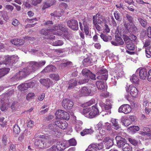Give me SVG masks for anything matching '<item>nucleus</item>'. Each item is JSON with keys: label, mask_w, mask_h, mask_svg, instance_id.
<instances>
[{"label": "nucleus", "mask_w": 151, "mask_h": 151, "mask_svg": "<svg viewBox=\"0 0 151 151\" xmlns=\"http://www.w3.org/2000/svg\"><path fill=\"white\" fill-rule=\"evenodd\" d=\"M20 132V129L19 127L17 125H15L13 128V132L15 134H19Z\"/></svg>", "instance_id": "41"}, {"label": "nucleus", "mask_w": 151, "mask_h": 151, "mask_svg": "<svg viewBox=\"0 0 151 151\" xmlns=\"http://www.w3.org/2000/svg\"><path fill=\"white\" fill-rule=\"evenodd\" d=\"M126 16L128 21L130 23L132 22L133 21V18L131 15L128 14H126Z\"/></svg>", "instance_id": "59"}, {"label": "nucleus", "mask_w": 151, "mask_h": 151, "mask_svg": "<svg viewBox=\"0 0 151 151\" xmlns=\"http://www.w3.org/2000/svg\"><path fill=\"white\" fill-rule=\"evenodd\" d=\"M0 108L2 111H4L7 108L6 104L4 101L2 100L0 101Z\"/></svg>", "instance_id": "40"}, {"label": "nucleus", "mask_w": 151, "mask_h": 151, "mask_svg": "<svg viewBox=\"0 0 151 151\" xmlns=\"http://www.w3.org/2000/svg\"><path fill=\"white\" fill-rule=\"evenodd\" d=\"M68 27L73 30H77L78 28V25L77 21L72 19L68 20L67 22Z\"/></svg>", "instance_id": "4"}, {"label": "nucleus", "mask_w": 151, "mask_h": 151, "mask_svg": "<svg viewBox=\"0 0 151 151\" xmlns=\"http://www.w3.org/2000/svg\"><path fill=\"white\" fill-rule=\"evenodd\" d=\"M55 115L56 117L59 119L68 120L70 118L69 114L63 110H58L55 113Z\"/></svg>", "instance_id": "3"}, {"label": "nucleus", "mask_w": 151, "mask_h": 151, "mask_svg": "<svg viewBox=\"0 0 151 151\" xmlns=\"http://www.w3.org/2000/svg\"><path fill=\"white\" fill-rule=\"evenodd\" d=\"M123 123L126 126H128L131 123L130 120L128 119H125L123 121Z\"/></svg>", "instance_id": "58"}, {"label": "nucleus", "mask_w": 151, "mask_h": 151, "mask_svg": "<svg viewBox=\"0 0 151 151\" xmlns=\"http://www.w3.org/2000/svg\"><path fill=\"white\" fill-rule=\"evenodd\" d=\"M115 72L116 73V74L119 77L121 76L123 73V72L122 71V69L116 70Z\"/></svg>", "instance_id": "53"}, {"label": "nucleus", "mask_w": 151, "mask_h": 151, "mask_svg": "<svg viewBox=\"0 0 151 151\" xmlns=\"http://www.w3.org/2000/svg\"><path fill=\"white\" fill-rule=\"evenodd\" d=\"M147 76V80L149 81H151V69L148 71Z\"/></svg>", "instance_id": "64"}, {"label": "nucleus", "mask_w": 151, "mask_h": 151, "mask_svg": "<svg viewBox=\"0 0 151 151\" xmlns=\"http://www.w3.org/2000/svg\"><path fill=\"white\" fill-rule=\"evenodd\" d=\"M126 91H128L131 95L133 97L136 98L137 96L138 91L137 88L133 85H131L126 89Z\"/></svg>", "instance_id": "11"}, {"label": "nucleus", "mask_w": 151, "mask_h": 151, "mask_svg": "<svg viewBox=\"0 0 151 151\" xmlns=\"http://www.w3.org/2000/svg\"><path fill=\"white\" fill-rule=\"evenodd\" d=\"M82 63L85 66L88 67L91 65V62L89 58L88 57L85 58L83 60Z\"/></svg>", "instance_id": "29"}, {"label": "nucleus", "mask_w": 151, "mask_h": 151, "mask_svg": "<svg viewBox=\"0 0 151 151\" xmlns=\"http://www.w3.org/2000/svg\"><path fill=\"white\" fill-rule=\"evenodd\" d=\"M137 72H138L140 78L141 79H145L147 76V71L145 68H139L137 70Z\"/></svg>", "instance_id": "12"}, {"label": "nucleus", "mask_w": 151, "mask_h": 151, "mask_svg": "<svg viewBox=\"0 0 151 151\" xmlns=\"http://www.w3.org/2000/svg\"><path fill=\"white\" fill-rule=\"evenodd\" d=\"M62 28L61 29V31L62 32L58 31L56 34L59 36H61L63 34L64 36L68 40L70 37V34L69 33V29L67 28L66 26H63L61 27Z\"/></svg>", "instance_id": "7"}, {"label": "nucleus", "mask_w": 151, "mask_h": 151, "mask_svg": "<svg viewBox=\"0 0 151 151\" xmlns=\"http://www.w3.org/2000/svg\"><path fill=\"white\" fill-rule=\"evenodd\" d=\"M19 22L18 20L16 19H14L13 20V21L12 22V24L13 25L14 27H17L18 26L19 24Z\"/></svg>", "instance_id": "57"}, {"label": "nucleus", "mask_w": 151, "mask_h": 151, "mask_svg": "<svg viewBox=\"0 0 151 151\" xmlns=\"http://www.w3.org/2000/svg\"><path fill=\"white\" fill-rule=\"evenodd\" d=\"M68 142L70 146H75L77 144L76 140L73 138L70 139L68 140Z\"/></svg>", "instance_id": "48"}, {"label": "nucleus", "mask_w": 151, "mask_h": 151, "mask_svg": "<svg viewBox=\"0 0 151 151\" xmlns=\"http://www.w3.org/2000/svg\"><path fill=\"white\" fill-rule=\"evenodd\" d=\"M2 17L4 20L6 21L8 20L9 19L7 12H3Z\"/></svg>", "instance_id": "51"}, {"label": "nucleus", "mask_w": 151, "mask_h": 151, "mask_svg": "<svg viewBox=\"0 0 151 151\" xmlns=\"http://www.w3.org/2000/svg\"><path fill=\"white\" fill-rule=\"evenodd\" d=\"M46 63L45 61L39 62L31 61L28 62V67L23 68L21 71L17 73L14 76V78L17 80H21L25 78L32 73L35 72L40 68L44 65Z\"/></svg>", "instance_id": "1"}, {"label": "nucleus", "mask_w": 151, "mask_h": 151, "mask_svg": "<svg viewBox=\"0 0 151 151\" xmlns=\"http://www.w3.org/2000/svg\"><path fill=\"white\" fill-rule=\"evenodd\" d=\"M130 80L132 82H133L134 84H137L139 81V79L135 75H133L132 78L130 79Z\"/></svg>", "instance_id": "39"}, {"label": "nucleus", "mask_w": 151, "mask_h": 151, "mask_svg": "<svg viewBox=\"0 0 151 151\" xmlns=\"http://www.w3.org/2000/svg\"><path fill=\"white\" fill-rule=\"evenodd\" d=\"M108 75L107 74L99 75L97 77V78L100 80H106L108 78Z\"/></svg>", "instance_id": "38"}, {"label": "nucleus", "mask_w": 151, "mask_h": 151, "mask_svg": "<svg viewBox=\"0 0 151 151\" xmlns=\"http://www.w3.org/2000/svg\"><path fill=\"white\" fill-rule=\"evenodd\" d=\"M100 37L105 42H107L110 40L111 39V36H107L102 33L100 35Z\"/></svg>", "instance_id": "37"}, {"label": "nucleus", "mask_w": 151, "mask_h": 151, "mask_svg": "<svg viewBox=\"0 0 151 151\" xmlns=\"http://www.w3.org/2000/svg\"><path fill=\"white\" fill-rule=\"evenodd\" d=\"M123 151H132V147L128 144H125L122 148Z\"/></svg>", "instance_id": "33"}, {"label": "nucleus", "mask_w": 151, "mask_h": 151, "mask_svg": "<svg viewBox=\"0 0 151 151\" xmlns=\"http://www.w3.org/2000/svg\"><path fill=\"white\" fill-rule=\"evenodd\" d=\"M18 88L20 91H24L28 88V85L27 83L22 84L18 86Z\"/></svg>", "instance_id": "28"}, {"label": "nucleus", "mask_w": 151, "mask_h": 151, "mask_svg": "<svg viewBox=\"0 0 151 151\" xmlns=\"http://www.w3.org/2000/svg\"><path fill=\"white\" fill-rule=\"evenodd\" d=\"M56 70L55 67L53 65H49L47 66L42 71L43 73L55 71Z\"/></svg>", "instance_id": "19"}, {"label": "nucleus", "mask_w": 151, "mask_h": 151, "mask_svg": "<svg viewBox=\"0 0 151 151\" xmlns=\"http://www.w3.org/2000/svg\"><path fill=\"white\" fill-rule=\"evenodd\" d=\"M93 132V130L91 129H85L81 132V134L82 136H84L85 134L92 133Z\"/></svg>", "instance_id": "35"}, {"label": "nucleus", "mask_w": 151, "mask_h": 151, "mask_svg": "<svg viewBox=\"0 0 151 151\" xmlns=\"http://www.w3.org/2000/svg\"><path fill=\"white\" fill-rule=\"evenodd\" d=\"M145 53L147 57L150 58L151 57V45L145 48Z\"/></svg>", "instance_id": "34"}, {"label": "nucleus", "mask_w": 151, "mask_h": 151, "mask_svg": "<svg viewBox=\"0 0 151 151\" xmlns=\"http://www.w3.org/2000/svg\"><path fill=\"white\" fill-rule=\"evenodd\" d=\"M89 21L86 18L83 19V30L86 35H88L89 32Z\"/></svg>", "instance_id": "15"}, {"label": "nucleus", "mask_w": 151, "mask_h": 151, "mask_svg": "<svg viewBox=\"0 0 151 151\" xmlns=\"http://www.w3.org/2000/svg\"><path fill=\"white\" fill-rule=\"evenodd\" d=\"M94 20H95L99 24H101L102 25L103 24H105L107 22V21L105 18L104 16L98 14L93 16V21Z\"/></svg>", "instance_id": "6"}, {"label": "nucleus", "mask_w": 151, "mask_h": 151, "mask_svg": "<svg viewBox=\"0 0 151 151\" xmlns=\"http://www.w3.org/2000/svg\"><path fill=\"white\" fill-rule=\"evenodd\" d=\"M123 38L126 44L132 41L129 37L126 35H123Z\"/></svg>", "instance_id": "44"}, {"label": "nucleus", "mask_w": 151, "mask_h": 151, "mask_svg": "<svg viewBox=\"0 0 151 151\" xmlns=\"http://www.w3.org/2000/svg\"><path fill=\"white\" fill-rule=\"evenodd\" d=\"M50 77L53 80L58 81L60 79V77L58 75L51 74L50 75Z\"/></svg>", "instance_id": "43"}, {"label": "nucleus", "mask_w": 151, "mask_h": 151, "mask_svg": "<svg viewBox=\"0 0 151 151\" xmlns=\"http://www.w3.org/2000/svg\"><path fill=\"white\" fill-rule=\"evenodd\" d=\"M124 26L125 28L129 32L135 33L137 32L136 27L133 23L130 24L125 23L124 24Z\"/></svg>", "instance_id": "10"}, {"label": "nucleus", "mask_w": 151, "mask_h": 151, "mask_svg": "<svg viewBox=\"0 0 151 151\" xmlns=\"http://www.w3.org/2000/svg\"><path fill=\"white\" fill-rule=\"evenodd\" d=\"M78 81L75 78L70 80L68 82L69 86L68 88V89H71L76 86Z\"/></svg>", "instance_id": "22"}, {"label": "nucleus", "mask_w": 151, "mask_h": 151, "mask_svg": "<svg viewBox=\"0 0 151 151\" xmlns=\"http://www.w3.org/2000/svg\"><path fill=\"white\" fill-rule=\"evenodd\" d=\"M63 25L61 24H58L57 25H54L52 27L51 29H50L51 30V33L52 34L53 33V31L57 30L58 29L61 30L62 28L61 27H62Z\"/></svg>", "instance_id": "32"}, {"label": "nucleus", "mask_w": 151, "mask_h": 151, "mask_svg": "<svg viewBox=\"0 0 151 151\" xmlns=\"http://www.w3.org/2000/svg\"><path fill=\"white\" fill-rule=\"evenodd\" d=\"M27 125L28 127L32 128L34 126V122L30 120L27 123Z\"/></svg>", "instance_id": "60"}, {"label": "nucleus", "mask_w": 151, "mask_h": 151, "mask_svg": "<svg viewBox=\"0 0 151 151\" xmlns=\"http://www.w3.org/2000/svg\"><path fill=\"white\" fill-rule=\"evenodd\" d=\"M42 0H32V4L34 6H37L38 4H40Z\"/></svg>", "instance_id": "55"}, {"label": "nucleus", "mask_w": 151, "mask_h": 151, "mask_svg": "<svg viewBox=\"0 0 151 151\" xmlns=\"http://www.w3.org/2000/svg\"><path fill=\"white\" fill-rule=\"evenodd\" d=\"M114 15L115 17V19L118 21H120V14L117 11L115 12L114 13Z\"/></svg>", "instance_id": "52"}, {"label": "nucleus", "mask_w": 151, "mask_h": 151, "mask_svg": "<svg viewBox=\"0 0 151 151\" xmlns=\"http://www.w3.org/2000/svg\"><path fill=\"white\" fill-rule=\"evenodd\" d=\"M112 127L115 130H117L121 128V125L119 124L117 119H113L111 120Z\"/></svg>", "instance_id": "21"}, {"label": "nucleus", "mask_w": 151, "mask_h": 151, "mask_svg": "<svg viewBox=\"0 0 151 151\" xmlns=\"http://www.w3.org/2000/svg\"><path fill=\"white\" fill-rule=\"evenodd\" d=\"M126 47L128 50L130 51H133L135 49V45L132 41L126 44Z\"/></svg>", "instance_id": "27"}, {"label": "nucleus", "mask_w": 151, "mask_h": 151, "mask_svg": "<svg viewBox=\"0 0 151 151\" xmlns=\"http://www.w3.org/2000/svg\"><path fill=\"white\" fill-rule=\"evenodd\" d=\"M107 70L104 68H101L99 71L97 73V74L98 75L101 74H103L107 73Z\"/></svg>", "instance_id": "50"}, {"label": "nucleus", "mask_w": 151, "mask_h": 151, "mask_svg": "<svg viewBox=\"0 0 151 151\" xmlns=\"http://www.w3.org/2000/svg\"><path fill=\"white\" fill-rule=\"evenodd\" d=\"M138 20L142 26L144 27H146L147 23L146 20H144L140 18H138Z\"/></svg>", "instance_id": "47"}, {"label": "nucleus", "mask_w": 151, "mask_h": 151, "mask_svg": "<svg viewBox=\"0 0 151 151\" xmlns=\"http://www.w3.org/2000/svg\"><path fill=\"white\" fill-rule=\"evenodd\" d=\"M11 42L13 44L19 46L22 45L24 41L22 39L15 38L11 41Z\"/></svg>", "instance_id": "23"}, {"label": "nucleus", "mask_w": 151, "mask_h": 151, "mask_svg": "<svg viewBox=\"0 0 151 151\" xmlns=\"http://www.w3.org/2000/svg\"><path fill=\"white\" fill-rule=\"evenodd\" d=\"M73 101L68 99H64L62 102V106L65 109H70L73 106Z\"/></svg>", "instance_id": "5"}, {"label": "nucleus", "mask_w": 151, "mask_h": 151, "mask_svg": "<svg viewBox=\"0 0 151 151\" xmlns=\"http://www.w3.org/2000/svg\"><path fill=\"white\" fill-rule=\"evenodd\" d=\"M115 40L118 45H122L124 44V42L123 41L122 38L120 37H116Z\"/></svg>", "instance_id": "46"}, {"label": "nucleus", "mask_w": 151, "mask_h": 151, "mask_svg": "<svg viewBox=\"0 0 151 151\" xmlns=\"http://www.w3.org/2000/svg\"><path fill=\"white\" fill-rule=\"evenodd\" d=\"M93 24L95 26L96 29L98 31H100V30H101V27L98 24V23L96 22V21H95V20H94L93 21Z\"/></svg>", "instance_id": "54"}, {"label": "nucleus", "mask_w": 151, "mask_h": 151, "mask_svg": "<svg viewBox=\"0 0 151 151\" xmlns=\"http://www.w3.org/2000/svg\"><path fill=\"white\" fill-rule=\"evenodd\" d=\"M65 144L66 142L64 141H61L57 142L56 146H55L56 149L60 151L65 149L66 148Z\"/></svg>", "instance_id": "17"}, {"label": "nucleus", "mask_w": 151, "mask_h": 151, "mask_svg": "<svg viewBox=\"0 0 151 151\" xmlns=\"http://www.w3.org/2000/svg\"><path fill=\"white\" fill-rule=\"evenodd\" d=\"M91 92V90L86 87L82 88L80 91L81 96H88Z\"/></svg>", "instance_id": "20"}, {"label": "nucleus", "mask_w": 151, "mask_h": 151, "mask_svg": "<svg viewBox=\"0 0 151 151\" xmlns=\"http://www.w3.org/2000/svg\"><path fill=\"white\" fill-rule=\"evenodd\" d=\"M95 103V101L91 100L88 102L81 104V106L83 107H85L90 106Z\"/></svg>", "instance_id": "31"}, {"label": "nucleus", "mask_w": 151, "mask_h": 151, "mask_svg": "<svg viewBox=\"0 0 151 151\" xmlns=\"http://www.w3.org/2000/svg\"><path fill=\"white\" fill-rule=\"evenodd\" d=\"M51 30L50 29H43L40 31V33L41 34L45 35H47V38L50 40H54L55 36L51 34Z\"/></svg>", "instance_id": "9"}, {"label": "nucleus", "mask_w": 151, "mask_h": 151, "mask_svg": "<svg viewBox=\"0 0 151 151\" xmlns=\"http://www.w3.org/2000/svg\"><path fill=\"white\" fill-rule=\"evenodd\" d=\"M91 72L87 69H83L82 73L83 75L87 76L88 77L89 73H91Z\"/></svg>", "instance_id": "49"}, {"label": "nucleus", "mask_w": 151, "mask_h": 151, "mask_svg": "<svg viewBox=\"0 0 151 151\" xmlns=\"http://www.w3.org/2000/svg\"><path fill=\"white\" fill-rule=\"evenodd\" d=\"M35 96V94L34 93H30L27 95L26 99L27 100L29 101L32 99Z\"/></svg>", "instance_id": "45"}, {"label": "nucleus", "mask_w": 151, "mask_h": 151, "mask_svg": "<svg viewBox=\"0 0 151 151\" xmlns=\"http://www.w3.org/2000/svg\"><path fill=\"white\" fill-rule=\"evenodd\" d=\"M131 111V107L129 105L127 104H125L121 106L118 109L119 112L123 113L125 114L129 113Z\"/></svg>", "instance_id": "8"}, {"label": "nucleus", "mask_w": 151, "mask_h": 151, "mask_svg": "<svg viewBox=\"0 0 151 151\" xmlns=\"http://www.w3.org/2000/svg\"><path fill=\"white\" fill-rule=\"evenodd\" d=\"M147 35L148 37L151 38V27H149L147 29Z\"/></svg>", "instance_id": "63"}, {"label": "nucleus", "mask_w": 151, "mask_h": 151, "mask_svg": "<svg viewBox=\"0 0 151 151\" xmlns=\"http://www.w3.org/2000/svg\"><path fill=\"white\" fill-rule=\"evenodd\" d=\"M55 3V0H47V2H44L42 7V9L45 10L46 8L54 5Z\"/></svg>", "instance_id": "18"}, {"label": "nucleus", "mask_w": 151, "mask_h": 151, "mask_svg": "<svg viewBox=\"0 0 151 151\" xmlns=\"http://www.w3.org/2000/svg\"><path fill=\"white\" fill-rule=\"evenodd\" d=\"M96 85L99 89H104L105 88L104 83L102 81H97L96 83Z\"/></svg>", "instance_id": "25"}, {"label": "nucleus", "mask_w": 151, "mask_h": 151, "mask_svg": "<svg viewBox=\"0 0 151 151\" xmlns=\"http://www.w3.org/2000/svg\"><path fill=\"white\" fill-rule=\"evenodd\" d=\"M128 141L130 143L134 145H137V142L134 139H132L131 138H129L128 139Z\"/></svg>", "instance_id": "61"}, {"label": "nucleus", "mask_w": 151, "mask_h": 151, "mask_svg": "<svg viewBox=\"0 0 151 151\" xmlns=\"http://www.w3.org/2000/svg\"><path fill=\"white\" fill-rule=\"evenodd\" d=\"M55 124L60 128L63 129H65L68 126V124L64 121H56L55 122Z\"/></svg>", "instance_id": "13"}, {"label": "nucleus", "mask_w": 151, "mask_h": 151, "mask_svg": "<svg viewBox=\"0 0 151 151\" xmlns=\"http://www.w3.org/2000/svg\"><path fill=\"white\" fill-rule=\"evenodd\" d=\"M63 44V42L61 40H57L53 42L52 43V45L54 46H61Z\"/></svg>", "instance_id": "42"}, {"label": "nucleus", "mask_w": 151, "mask_h": 151, "mask_svg": "<svg viewBox=\"0 0 151 151\" xmlns=\"http://www.w3.org/2000/svg\"><path fill=\"white\" fill-rule=\"evenodd\" d=\"M16 146L13 144H10L9 146V151H16Z\"/></svg>", "instance_id": "62"}, {"label": "nucleus", "mask_w": 151, "mask_h": 151, "mask_svg": "<svg viewBox=\"0 0 151 151\" xmlns=\"http://www.w3.org/2000/svg\"><path fill=\"white\" fill-rule=\"evenodd\" d=\"M116 141L117 145L119 147H122V148L124 145L127 144L126 142V139L120 136H117L116 137Z\"/></svg>", "instance_id": "14"}, {"label": "nucleus", "mask_w": 151, "mask_h": 151, "mask_svg": "<svg viewBox=\"0 0 151 151\" xmlns=\"http://www.w3.org/2000/svg\"><path fill=\"white\" fill-rule=\"evenodd\" d=\"M40 82L43 85L47 86L49 85L50 80L49 78L41 79L40 80Z\"/></svg>", "instance_id": "30"}, {"label": "nucleus", "mask_w": 151, "mask_h": 151, "mask_svg": "<svg viewBox=\"0 0 151 151\" xmlns=\"http://www.w3.org/2000/svg\"><path fill=\"white\" fill-rule=\"evenodd\" d=\"M35 144L38 148L41 149H43L45 148L46 146L45 141L41 139H36Z\"/></svg>", "instance_id": "16"}, {"label": "nucleus", "mask_w": 151, "mask_h": 151, "mask_svg": "<svg viewBox=\"0 0 151 151\" xmlns=\"http://www.w3.org/2000/svg\"><path fill=\"white\" fill-rule=\"evenodd\" d=\"M82 114L88 118H93L99 114V111L95 104L91 107L84 108L81 111Z\"/></svg>", "instance_id": "2"}, {"label": "nucleus", "mask_w": 151, "mask_h": 151, "mask_svg": "<svg viewBox=\"0 0 151 151\" xmlns=\"http://www.w3.org/2000/svg\"><path fill=\"white\" fill-rule=\"evenodd\" d=\"M11 58L12 57H10L9 56H6L4 57V61L2 63L5 65L9 64L11 62Z\"/></svg>", "instance_id": "36"}, {"label": "nucleus", "mask_w": 151, "mask_h": 151, "mask_svg": "<svg viewBox=\"0 0 151 151\" xmlns=\"http://www.w3.org/2000/svg\"><path fill=\"white\" fill-rule=\"evenodd\" d=\"M4 118L3 117H2L0 119V125L2 127L5 126L6 124V122L5 121H4Z\"/></svg>", "instance_id": "56"}, {"label": "nucleus", "mask_w": 151, "mask_h": 151, "mask_svg": "<svg viewBox=\"0 0 151 151\" xmlns=\"http://www.w3.org/2000/svg\"><path fill=\"white\" fill-rule=\"evenodd\" d=\"M102 147L99 148L95 144H91L89 145L87 148L89 149V151H96L97 149H101Z\"/></svg>", "instance_id": "26"}, {"label": "nucleus", "mask_w": 151, "mask_h": 151, "mask_svg": "<svg viewBox=\"0 0 151 151\" xmlns=\"http://www.w3.org/2000/svg\"><path fill=\"white\" fill-rule=\"evenodd\" d=\"M10 69L8 68H4L0 69V78L7 74Z\"/></svg>", "instance_id": "24"}]
</instances>
